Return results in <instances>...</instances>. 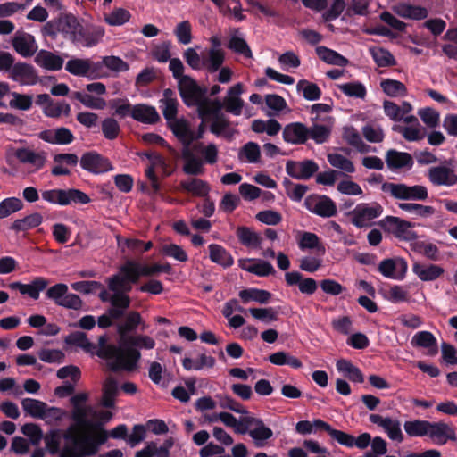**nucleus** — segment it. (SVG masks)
Masks as SVG:
<instances>
[{
    "instance_id": "f257e3e1",
    "label": "nucleus",
    "mask_w": 457,
    "mask_h": 457,
    "mask_svg": "<svg viewBox=\"0 0 457 457\" xmlns=\"http://www.w3.org/2000/svg\"><path fill=\"white\" fill-rule=\"evenodd\" d=\"M127 343L130 346L124 349L113 344H108L106 335L100 336L99 348L96 352V355L101 359L112 361L109 363L112 371H133L137 368V362L141 358V353L137 348L154 349L155 341L149 336L137 335L129 337Z\"/></svg>"
},
{
    "instance_id": "f03ea898",
    "label": "nucleus",
    "mask_w": 457,
    "mask_h": 457,
    "mask_svg": "<svg viewBox=\"0 0 457 457\" xmlns=\"http://www.w3.org/2000/svg\"><path fill=\"white\" fill-rule=\"evenodd\" d=\"M169 70L173 78L178 80L179 91L182 99L187 97H197L201 96V87L188 75H184L185 66L179 58H171Z\"/></svg>"
},
{
    "instance_id": "7ed1b4c3",
    "label": "nucleus",
    "mask_w": 457,
    "mask_h": 457,
    "mask_svg": "<svg viewBox=\"0 0 457 457\" xmlns=\"http://www.w3.org/2000/svg\"><path fill=\"white\" fill-rule=\"evenodd\" d=\"M381 190L398 200L424 201L428 197V188L422 185L408 186L403 183L384 182Z\"/></svg>"
},
{
    "instance_id": "20e7f679",
    "label": "nucleus",
    "mask_w": 457,
    "mask_h": 457,
    "mask_svg": "<svg viewBox=\"0 0 457 457\" xmlns=\"http://www.w3.org/2000/svg\"><path fill=\"white\" fill-rule=\"evenodd\" d=\"M74 426L69 427L63 434L65 444L59 457H88L93 456L87 441V436H78Z\"/></svg>"
},
{
    "instance_id": "39448f33",
    "label": "nucleus",
    "mask_w": 457,
    "mask_h": 457,
    "mask_svg": "<svg viewBox=\"0 0 457 457\" xmlns=\"http://www.w3.org/2000/svg\"><path fill=\"white\" fill-rule=\"evenodd\" d=\"M46 298L53 301L58 306L78 311L83 305V302L78 295L69 293V287L66 284L57 283L46 287Z\"/></svg>"
},
{
    "instance_id": "423d86ee",
    "label": "nucleus",
    "mask_w": 457,
    "mask_h": 457,
    "mask_svg": "<svg viewBox=\"0 0 457 457\" xmlns=\"http://www.w3.org/2000/svg\"><path fill=\"white\" fill-rule=\"evenodd\" d=\"M206 88L201 87V96L187 97L182 99L184 104L187 106H197L198 116L203 120L212 118L214 119L217 116L222 114L221 110L223 104L219 99L210 100L205 98Z\"/></svg>"
},
{
    "instance_id": "0eeeda50",
    "label": "nucleus",
    "mask_w": 457,
    "mask_h": 457,
    "mask_svg": "<svg viewBox=\"0 0 457 457\" xmlns=\"http://www.w3.org/2000/svg\"><path fill=\"white\" fill-rule=\"evenodd\" d=\"M379 225L400 240L414 241L418 238L417 233L411 229L414 224L401 218L386 216Z\"/></svg>"
},
{
    "instance_id": "6e6552de",
    "label": "nucleus",
    "mask_w": 457,
    "mask_h": 457,
    "mask_svg": "<svg viewBox=\"0 0 457 457\" xmlns=\"http://www.w3.org/2000/svg\"><path fill=\"white\" fill-rule=\"evenodd\" d=\"M303 206L312 213L322 218H331L337 213L336 203L326 195L312 194L307 195Z\"/></svg>"
},
{
    "instance_id": "1a4fd4ad",
    "label": "nucleus",
    "mask_w": 457,
    "mask_h": 457,
    "mask_svg": "<svg viewBox=\"0 0 457 457\" xmlns=\"http://www.w3.org/2000/svg\"><path fill=\"white\" fill-rule=\"evenodd\" d=\"M452 160H444L442 164L428 170L427 177L436 187H453L457 184V174L451 167Z\"/></svg>"
},
{
    "instance_id": "9d476101",
    "label": "nucleus",
    "mask_w": 457,
    "mask_h": 457,
    "mask_svg": "<svg viewBox=\"0 0 457 457\" xmlns=\"http://www.w3.org/2000/svg\"><path fill=\"white\" fill-rule=\"evenodd\" d=\"M142 277L140 273V262L134 260H128L119 268V273L114 274L107 279L109 290H114L117 285L123 282L137 284Z\"/></svg>"
},
{
    "instance_id": "9b49d317",
    "label": "nucleus",
    "mask_w": 457,
    "mask_h": 457,
    "mask_svg": "<svg viewBox=\"0 0 457 457\" xmlns=\"http://www.w3.org/2000/svg\"><path fill=\"white\" fill-rule=\"evenodd\" d=\"M144 155L149 160L150 164L145 170V176L151 182V187L154 193L157 194L161 190V185L159 179L155 173V169L160 168L163 173V176H169V164L165 158L156 152L145 153Z\"/></svg>"
},
{
    "instance_id": "f8f14e48",
    "label": "nucleus",
    "mask_w": 457,
    "mask_h": 457,
    "mask_svg": "<svg viewBox=\"0 0 457 457\" xmlns=\"http://www.w3.org/2000/svg\"><path fill=\"white\" fill-rule=\"evenodd\" d=\"M79 163L83 170L94 174L104 173L113 170L109 159L96 151L83 154Z\"/></svg>"
},
{
    "instance_id": "ddd939ff",
    "label": "nucleus",
    "mask_w": 457,
    "mask_h": 457,
    "mask_svg": "<svg viewBox=\"0 0 457 457\" xmlns=\"http://www.w3.org/2000/svg\"><path fill=\"white\" fill-rule=\"evenodd\" d=\"M318 170L319 165L313 160L305 159L301 162L288 160L286 163L287 174L298 180H308Z\"/></svg>"
},
{
    "instance_id": "4468645a",
    "label": "nucleus",
    "mask_w": 457,
    "mask_h": 457,
    "mask_svg": "<svg viewBox=\"0 0 457 457\" xmlns=\"http://www.w3.org/2000/svg\"><path fill=\"white\" fill-rule=\"evenodd\" d=\"M104 36V29L99 26L79 25L72 43L77 46L92 47L96 46Z\"/></svg>"
},
{
    "instance_id": "2eb2a0df",
    "label": "nucleus",
    "mask_w": 457,
    "mask_h": 457,
    "mask_svg": "<svg viewBox=\"0 0 457 457\" xmlns=\"http://www.w3.org/2000/svg\"><path fill=\"white\" fill-rule=\"evenodd\" d=\"M383 212V207L378 203L360 204L353 211L352 223L361 228L367 226V222L379 217Z\"/></svg>"
},
{
    "instance_id": "dca6fc26",
    "label": "nucleus",
    "mask_w": 457,
    "mask_h": 457,
    "mask_svg": "<svg viewBox=\"0 0 457 457\" xmlns=\"http://www.w3.org/2000/svg\"><path fill=\"white\" fill-rule=\"evenodd\" d=\"M9 77L21 86H33L38 80V74L35 67L26 62H16L11 70Z\"/></svg>"
},
{
    "instance_id": "f3484780",
    "label": "nucleus",
    "mask_w": 457,
    "mask_h": 457,
    "mask_svg": "<svg viewBox=\"0 0 457 457\" xmlns=\"http://www.w3.org/2000/svg\"><path fill=\"white\" fill-rule=\"evenodd\" d=\"M49 280L44 277H36L29 284H23L20 281H14L8 285L12 290H17L23 295H28L33 300H38L40 293L46 289Z\"/></svg>"
},
{
    "instance_id": "a211bd4d",
    "label": "nucleus",
    "mask_w": 457,
    "mask_h": 457,
    "mask_svg": "<svg viewBox=\"0 0 457 457\" xmlns=\"http://www.w3.org/2000/svg\"><path fill=\"white\" fill-rule=\"evenodd\" d=\"M12 45L16 53L24 58L33 56L37 51V44L34 36L24 31H17L14 34Z\"/></svg>"
},
{
    "instance_id": "6ab92c4d",
    "label": "nucleus",
    "mask_w": 457,
    "mask_h": 457,
    "mask_svg": "<svg viewBox=\"0 0 457 457\" xmlns=\"http://www.w3.org/2000/svg\"><path fill=\"white\" fill-rule=\"evenodd\" d=\"M369 420L373 424L382 427L391 440L398 443L403 441L404 436L401 430V423L398 420H392L389 417L383 418L379 414H370Z\"/></svg>"
},
{
    "instance_id": "aec40b11",
    "label": "nucleus",
    "mask_w": 457,
    "mask_h": 457,
    "mask_svg": "<svg viewBox=\"0 0 457 457\" xmlns=\"http://www.w3.org/2000/svg\"><path fill=\"white\" fill-rule=\"evenodd\" d=\"M285 281L288 287L298 286L302 294L312 295L317 288V281L312 278H303L299 271H290L285 274Z\"/></svg>"
},
{
    "instance_id": "412c9836",
    "label": "nucleus",
    "mask_w": 457,
    "mask_h": 457,
    "mask_svg": "<svg viewBox=\"0 0 457 457\" xmlns=\"http://www.w3.org/2000/svg\"><path fill=\"white\" fill-rule=\"evenodd\" d=\"M141 326V330L145 329V322L144 321L141 314L137 311H129L125 313L123 321L117 324V332L124 337L129 333H132Z\"/></svg>"
},
{
    "instance_id": "4be33fe9",
    "label": "nucleus",
    "mask_w": 457,
    "mask_h": 457,
    "mask_svg": "<svg viewBox=\"0 0 457 457\" xmlns=\"http://www.w3.org/2000/svg\"><path fill=\"white\" fill-rule=\"evenodd\" d=\"M283 139L290 144H304L308 139V128L301 122L287 124L283 129Z\"/></svg>"
},
{
    "instance_id": "5701e85b",
    "label": "nucleus",
    "mask_w": 457,
    "mask_h": 457,
    "mask_svg": "<svg viewBox=\"0 0 457 457\" xmlns=\"http://www.w3.org/2000/svg\"><path fill=\"white\" fill-rule=\"evenodd\" d=\"M175 137L184 145V147H189L195 139V134L191 131L188 122L184 119H176L168 122Z\"/></svg>"
},
{
    "instance_id": "b1692460",
    "label": "nucleus",
    "mask_w": 457,
    "mask_h": 457,
    "mask_svg": "<svg viewBox=\"0 0 457 457\" xmlns=\"http://www.w3.org/2000/svg\"><path fill=\"white\" fill-rule=\"evenodd\" d=\"M386 162L390 170H399L403 168L411 169L413 166L412 156L406 152H398L390 149L386 154Z\"/></svg>"
},
{
    "instance_id": "393cba45",
    "label": "nucleus",
    "mask_w": 457,
    "mask_h": 457,
    "mask_svg": "<svg viewBox=\"0 0 457 457\" xmlns=\"http://www.w3.org/2000/svg\"><path fill=\"white\" fill-rule=\"evenodd\" d=\"M132 119L145 124H155L160 120V115L155 107L145 104H134Z\"/></svg>"
},
{
    "instance_id": "a878e982",
    "label": "nucleus",
    "mask_w": 457,
    "mask_h": 457,
    "mask_svg": "<svg viewBox=\"0 0 457 457\" xmlns=\"http://www.w3.org/2000/svg\"><path fill=\"white\" fill-rule=\"evenodd\" d=\"M412 271L422 281H434L444 274L445 270L436 264L414 262Z\"/></svg>"
},
{
    "instance_id": "bb28decb",
    "label": "nucleus",
    "mask_w": 457,
    "mask_h": 457,
    "mask_svg": "<svg viewBox=\"0 0 457 457\" xmlns=\"http://www.w3.org/2000/svg\"><path fill=\"white\" fill-rule=\"evenodd\" d=\"M40 67L48 71H59L62 68L64 60L52 52L40 50L34 59Z\"/></svg>"
},
{
    "instance_id": "cd10ccee",
    "label": "nucleus",
    "mask_w": 457,
    "mask_h": 457,
    "mask_svg": "<svg viewBox=\"0 0 457 457\" xmlns=\"http://www.w3.org/2000/svg\"><path fill=\"white\" fill-rule=\"evenodd\" d=\"M244 422L255 425V428L249 431L250 436L256 442L257 446H261L259 441H265L272 437V430L266 427L262 420L254 417H245Z\"/></svg>"
},
{
    "instance_id": "c85d7f7f",
    "label": "nucleus",
    "mask_w": 457,
    "mask_h": 457,
    "mask_svg": "<svg viewBox=\"0 0 457 457\" xmlns=\"http://www.w3.org/2000/svg\"><path fill=\"white\" fill-rule=\"evenodd\" d=\"M210 260L224 269L230 268L234 264V258L225 247L218 244H211L208 246Z\"/></svg>"
},
{
    "instance_id": "c756f323",
    "label": "nucleus",
    "mask_w": 457,
    "mask_h": 457,
    "mask_svg": "<svg viewBox=\"0 0 457 457\" xmlns=\"http://www.w3.org/2000/svg\"><path fill=\"white\" fill-rule=\"evenodd\" d=\"M393 10L398 16L404 19L423 20L428 14L426 8L405 3L395 5Z\"/></svg>"
},
{
    "instance_id": "7c9ffc66",
    "label": "nucleus",
    "mask_w": 457,
    "mask_h": 457,
    "mask_svg": "<svg viewBox=\"0 0 457 457\" xmlns=\"http://www.w3.org/2000/svg\"><path fill=\"white\" fill-rule=\"evenodd\" d=\"M238 295L244 303L253 301L260 304H267L272 298L270 292L255 287L243 289L239 292Z\"/></svg>"
},
{
    "instance_id": "2f4dec72",
    "label": "nucleus",
    "mask_w": 457,
    "mask_h": 457,
    "mask_svg": "<svg viewBox=\"0 0 457 457\" xmlns=\"http://www.w3.org/2000/svg\"><path fill=\"white\" fill-rule=\"evenodd\" d=\"M179 186L182 190L201 197L207 196L211 190L209 184L198 178H191L187 180H183L180 182Z\"/></svg>"
},
{
    "instance_id": "473e14b6",
    "label": "nucleus",
    "mask_w": 457,
    "mask_h": 457,
    "mask_svg": "<svg viewBox=\"0 0 457 457\" xmlns=\"http://www.w3.org/2000/svg\"><path fill=\"white\" fill-rule=\"evenodd\" d=\"M182 157L185 160L183 171L186 174L197 176L204 173L203 162L191 152L189 147H184Z\"/></svg>"
},
{
    "instance_id": "72a5a7b5",
    "label": "nucleus",
    "mask_w": 457,
    "mask_h": 457,
    "mask_svg": "<svg viewBox=\"0 0 457 457\" xmlns=\"http://www.w3.org/2000/svg\"><path fill=\"white\" fill-rule=\"evenodd\" d=\"M315 51L319 58L328 64L345 67L349 63L347 58L327 46H317Z\"/></svg>"
},
{
    "instance_id": "f704fd0d",
    "label": "nucleus",
    "mask_w": 457,
    "mask_h": 457,
    "mask_svg": "<svg viewBox=\"0 0 457 457\" xmlns=\"http://www.w3.org/2000/svg\"><path fill=\"white\" fill-rule=\"evenodd\" d=\"M434 422L422 420H407L403 424L406 434L411 437L428 436Z\"/></svg>"
},
{
    "instance_id": "c9c22d12",
    "label": "nucleus",
    "mask_w": 457,
    "mask_h": 457,
    "mask_svg": "<svg viewBox=\"0 0 457 457\" xmlns=\"http://www.w3.org/2000/svg\"><path fill=\"white\" fill-rule=\"evenodd\" d=\"M89 414H93V408L91 406H77L73 407L71 418L76 424L82 428H100L103 426L102 422H93L87 419Z\"/></svg>"
},
{
    "instance_id": "e433bc0d",
    "label": "nucleus",
    "mask_w": 457,
    "mask_h": 457,
    "mask_svg": "<svg viewBox=\"0 0 457 457\" xmlns=\"http://www.w3.org/2000/svg\"><path fill=\"white\" fill-rule=\"evenodd\" d=\"M42 222V215L39 212H34L22 219L15 220L10 228L15 232H23L38 227Z\"/></svg>"
},
{
    "instance_id": "4c0bfd02",
    "label": "nucleus",
    "mask_w": 457,
    "mask_h": 457,
    "mask_svg": "<svg viewBox=\"0 0 457 457\" xmlns=\"http://www.w3.org/2000/svg\"><path fill=\"white\" fill-rule=\"evenodd\" d=\"M163 97L162 100L164 103L162 113L167 122H170L177 119L179 103L175 92L170 88L164 89Z\"/></svg>"
},
{
    "instance_id": "58836bf2",
    "label": "nucleus",
    "mask_w": 457,
    "mask_h": 457,
    "mask_svg": "<svg viewBox=\"0 0 457 457\" xmlns=\"http://www.w3.org/2000/svg\"><path fill=\"white\" fill-rule=\"evenodd\" d=\"M15 157L21 163H29L37 169H41L46 161L43 154L36 153L28 148H18L15 152Z\"/></svg>"
},
{
    "instance_id": "ea45409f",
    "label": "nucleus",
    "mask_w": 457,
    "mask_h": 457,
    "mask_svg": "<svg viewBox=\"0 0 457 457\" xmlns=\"http://www.w3.org/2000/svg\"><path fill=\"white\" fill-rule=\"evenodd\" d=\"M118 391L119 387L117 381L112 378H107L104 384L101 404L105 408H114L115 398L118 395Z\"/></svg>"
},
{
    "instance_id": "a19ab883",
    "label": "nucleus",
    "mask_w": 457,
    "mask_h": 457,
    "mask_svg": "<svg viewBox=\"0 0 457 457\" xmlns=\"http://www.w3.org/2000/svg\"><path fill=\"white\" fill-rule=\"evenodd\" d=\"M65 343L71 345H76L82 348L86 352H93L98 350L99 345L96 346L94 343L90 342L87 337V334L81 331H75L68 335L65 339ZM97 351H96V353Z\"/></svg>"
},
{
    "instance_id": "79ce46f5",
    "label": "nucleus",
    "mask_w": 457,
    "mask_h": 457,
    "mask_svg": "<svg viewBox=\"0 0 457 457\" xmlns=\"http://www.w3.org/2000/svg\"><path fill=\"white\" fill-rule=\"evenodd\" d=\"M236 234L239 242L247 247H257L262 241L261 236L248 227H238Z\"/></svg>"
},
{
    "instance_id": "37998d69",
    "label": "nucleus",
    "mask_w": 457,
    "mask_h": 457,
    "mask_svg": "<svg viewBox=\"0 0 457 457\" xmlns=\"http://www.w3.org/2000/svg\"><path fill=\"white\" fill-rule=\"evenodd\" d=\"M23 411L35 419L44 420L46 403L37 399L24 398L21 401Z\"/></svg>"
},
{
    "instance_id": "c03bdc74",
    "label": "nucleus",
    "mask_w": 457,
    "mask_h": 457,
    "mask_svg": "<svg viewBox=\"0 0 457 457\" xmlns=\"http://www.w3.org/2000/svg\"><path fill=\"white\" fill-rule=\"evenodd\" d=\"M380 87L390 97L405 96L407 95L406 86L399 80L385 79L381 80Z\"/></svg>"
},
{
    "instance_id": "a18cd8bd",
    "label": "nucleus",
    "mask_w": 457,
    "mask_h": 457,
    "mask_svg": "<svg viewBox=\"0 0 457 457\" xmlns=\"http://www.w3.org/2000/svg\"><path fill=\"white\" fill-rule=\"evenodd\" d=\"M225 61V52L209 49L207 55L204 56V69L210 73L218 71Z\"/></svg>"
},
{
    "instance_id": "49530a36",
    "label": "nucleus",
    "mask_w": 457,
    "mask_h": 457,
    "mask_svg": "<svg viewBox=\"0 0 457 457\" xmlns=\"http://www.w3.org/2000/svg\"><path fill=\"white\" fill-rule=\"evenodd\" d=\"M411 344L424 348H432L431 354L437 353V341L435 336L429 331H420L414 335Z\"/></svg>"
},
{
    "instance_id": "de8ad7c7",
    "label": "nucleus",
    "mask_w": 457,
    "mask_h": 457,
    "mask_svg": "<svg viewBox=\"0 0 457 457\" xmlns=\"http://www.w3.org/2000/svg\"><path fill=\"white\" fill-rule=\"evenodd\" d=\"M61 33L65 38L72 42L80 25L78 19L72 14L61 15Z\"/></svg>"
},
{
    "instance_id": "09e8293b",
    "label": "nucleus",
    "mask_w": 457,
    "mask_h": 457,
    "mask_svg": "<svg viewBox=\"0 0 457 457\" xmlns=\"http://www.w3.org/2000/svg\"><path fill=\"white\" fill-rule=\"evenodd\" d=\"M96 431L93 436H87L88 446L91 450L92 455H96L99 450L101 445H104L110 437L109 432L105 430L103 426L100 428H91Z\"/></svg>"
},
{
    "instance_id": "8fccbe9b",
    "label": "nucleus",
    "mask_w": 457,
    "mask_h": 457,
    "mask_svg": "<svg viewBox=\"0 0 457 457\" xmlns=\"http://www.w3.org/2000/svg\"><path fill=\"white\" fill-rule=\"evenodd\" d=\"M370 55L379 67H391L396 64L394 55L386 49L381 47L370 48Z\"/></svg>"
},
{
    "instance_id": "3c124183",
    "label": "nucleus",
    "mask_w": 457,
    "mask_h": 457,
    "mask_svg": "<svg viewBox=\"0 0 457 457\" xmlns=\"http://www.w3.org/2000/svg\"><path fill=\"white\" fill-rule=\"evenodd\" d=\"M410 245L412 251L425 255L429 260H439V249L436 245L432 243H426L424 241H414Z\"/></svg>"
},
{
    "instance_id": "603ef678",
    "label": "nucleus",
    "mask_w": 457,
    "mask_h": 457,
    "mask_svg": "<svg viewBox=\"0 0 457 457\" xmlns=\"http://www.w3.org/2000/svg\"><path fill=\"white\" fill-rule=\"evenodd\" d=\"M88 59L71 58L66 62L65 70L78 77H87L89 71Z\"/></svg>"
},
{
    "instance_id": "864d4df0",
    "label": "nucleus",
    "mask_w": 457,
    "mask_h": 457,
    "mask_svg": "<svg viewBox=\"0 0 457 457\" xmlns=\"http://www.w3.org/2000/svg\"><path fill=\"white\" fill-rule=\"evenodd\" d=\"M261 150L257 143L248 142L240 149L238 153V159L250 163H256L260 161Z\"/></svg>"
},
{
    "instance_id": "5fc2aeb1",
    "label": "nucleus",
    "mask_w": 457,
    "mask_h": 457,
    "mask_svg": "<svg viewBox=\"0 0 457 457\" xmlns=\"http://www.w3.org/2000/svg\"><path fill=\"white\" fill-rule=\"evenodd\" d=\"M296 88L298 91H302L303 96L309 101L319 100L321 96V90L319 86L306 79L299 80Z\"/></svg>"
},
{
    "instance_id": "6e6d98bb",
    "label": "nucleus",
    "mask_w": 457,
    "mask_h": 457,
    "mask_svg": "<svg viewBox=\"0 0 457 457\" xmlns=\"http://www.w3.org/2000/svg\"><path fill=\"white\" fill-rule=\"evenodd\" d=\"M331 129L324 124L314 122L311 128H308V138H312L316 144L327 142L330 137Z\"/></svg>"
},
{
    "instance_id": "4d7b16f0",
    "label": "nucleus",
    "mask_w": 457,
    "mask_h": 457,
    "mask_svg": "<svg viewBox=\"0 0 457 457\" xmlns=\"http://www.w3.org/2000/svg\"><path fill=\"white\" fill-rule=\"evenodd\" d=\"M398 207L407 212L414 213L422 218H428L435 213V208L414 203H400Z\"/></svg>"
},
{
    "instance_id": "13d9d810",
    "label": "nucleus",
    "mask_w": 457,
    "mask_h": 457,
    "mask_svg": "<svg viewBox=\"0 0 457 457\" xmlns=\"http://www.w3.org/2000/svg\"><path fill=\"white\" fill-rule=\"evenodd\" d=\"M298 246L301 250L317 249L322 253H325V247L320 244V237L312 232H303L298 241Z\"/></svg>"
},
{
    "instance_id": "bf43d9fd",
    "label": "nucleus",
    "mask_w": 457,
    "mask_h": 457,
    "mask_svg": "<svg viewBox=\"0 0 457 457\" xmlns=\"http://www.w3.org/2000/svg\"><path fill=\"white\" fill-rule=\"evenodd\" d=\"M23 203L17 197H8L0 203V219L8 217L9 215L21 211L23 208Z\"/></svg>"
},
{
    "instance_id": "052dcab7",
    "label": "nucleus",
    "mask_w": 457,
    "mask_h": 457,
    "mask_svg": "<svg viewBox=\"0 0 457 457\" xmlns=\"http://www.w3.org/2000/svg\"><path fill=\"white\" fill-rule=\"evenodd\" d=\"M110 105L112 109H114L113 115L118 116L120 119H124L126 117L132 118L134 105L131 104L128 99H114L110 103Z\"/></svg>"
},
{
    "instance_id": "680f3d73",
    "label": "nucleus",
    "mask_w": 457,
    "mask_h": 457,
    "mask_svg": "<svg viewBox=\"0 0 457 457\" xmlns=\"http://www.w3.org/2000/svg\"><path fill=\"white\" fill-rule=\"evenodd\" d=\"M228 48L236 54H242L245 58H252L253 54L247 42L237 36H232L227 45Z\"/></svg>"
},
{
    "instance_id": "e2e57ef3",
    "label": "nucleus",
    "mask_w": 457,
    "mask_h": 457,
    "mask_svg": "<svg viewBox=\"0 0 457 457\" xmlns=\"http://www.w3.org/2000/svg\"><path fill=\"white\" fill-rule=\"evenodd\" d=\"M10 95L12 96V99L9 102V105L11 108L21 111H28L32 107V96L27 94H21L18 92H11Z\"/></svg>"
},
{
    "instance_id": "0e129e2a",
    "label": "nucleus",
    "mask_w": 457,
    "mask_h": 457,
    "mask_svg": "<svg viewBox=\"0 0 457 457\" xmlns=\"http://www.w3.org/2000/svg\"><path fill=\"white\" fill-rule=\"evenodd\" d=\"M172 43L170 40L162 42L161 44L155 45L151 49L152 57L159 62H166L171 58L170 48Z\"/></svg>"
},
{
    "instance_id": "69168bd1",
    "label": "nucleus",
    "mask_w": 457,
    "mask_h": 457,
    "mask_svg": "<svg viewBox=\"0 0 457 457\" xmlns=\"http://www.w3.org/2000/svg\"><path fill=\"white\" fill-rule=\"evenodd\" d=\"M178 42L182 45H188L192 41V25L189 21H183L177 24L174 30Z\"/></svg>"
},
{
    "instance_id": "338daca9",
    "label": "nucleus",
    "mask_w": 457,
    "mask_h": 457,
    "mask_svg": "<svg viewBox=\"0 0 457 457\" xmlns=\"http://www.w3.org/2000/svg\"><path fill=\"white\" fill-rule=\"evenodd\" d=\"M328 161L335 168L340 169L345 172L353 173L355 171L353 162L339 154H328Z\"/></svg>"
},
{
    "instance_id": "774afa93",
    "label": "nucleus",
    "mask_w": 457,
    "mask_h": 457,
    "mask_svg": "<svg viewBox=\"0 0 457 457\" xmlns=\"http://www.w3.org/2000/svg\"><path fill=\"white\" fill-rule=\"evenodd\" d=\"M101 129L104 137L108 140L116 139L120 132V124L112 117L105 118L102 121Z\"/></svg>"
}]
</instances>
